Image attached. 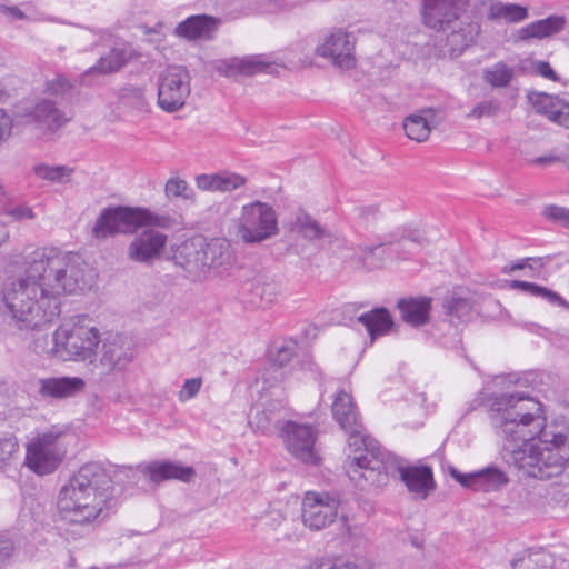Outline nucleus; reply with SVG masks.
Returning a JSON list of instances; mask_svg holds the SVG:
<instances>
[{"label":"nucleus","instance_id":"nucleus-1","mask_svg":"<svg viewBox=\"0 0 569 569\" xmlns=\"http://www.w3.org/2000/svg\"><path fill=\"white\" fill-rule=\"evenodd\" d=\"M490 420L497 432L511 441H523L512 452L525 476L546 480L562 472L569 460V433L541 429L546 417L542 403L523 392L493 395Z\"/></svg>","mask_w":569,"mask_h":569},{"label":"nucleus","instance_id":"nucleus-2","mask_svg":"<svg viewBox=\"0 0 569 569\" xmlns=\"http://www.w3.org/2000/svg\"><path fill=\"white\" fill-rule=\"evenodd\" d=\"M24 263L31 264V274L38 277L43 292L57 309L61 307L62 296L83 292L94 280L92 270L79 253L54 247L34 250Z\"/></svg>","mask_w":569,"mask_h":569},{"label":"nucleus","instance_id":"nucleus-3","mask_svg":"<svg viewBox=\"0 0 569 569\" xmlns=\"http://www.w3.org/2000/svg\"><path fill=\"white\" fill-rule=\"evenodd\" d=\"M369 455L349 456L346 472L351 481L361 486V481L372 486H382L388 476L397 472L409 492L426 499L435 489L432 470L428 466H405L402 461L379 445L369 447Z\"/></svg>","mask_w":569,"mask_h":569},{"label":"nucleus","instance_id":"nucleus-4","mask_svg":"<svg viewBox=\"0 0 569 569\" xmlns=\"http://www.w3.org/2000/svg\"><path fill=\"white\" fill-rule=\"evenodd\" d=\"M111 477L99 462L83 465L61 488L58 510L70 523H87L96 519L111 497Z\"/></svg>","mask_w":569,"mask_h":569},{"label":"nucleus","instance_id":"nucleus-5","mask_svg":"<svg viewBox=\"0 0 569 569\" xmlns=\"http://www.w3.org/2000/svg\"><path fill=\"white\" fill-rule=\"evenodd\" d=\"M0 310L19 329H36L52 322L60 315L52 305L38 277L27 264L24 274L8 277L1 289Z\"/></svg>","mask_w":569,"mask_h":569},{"label":"nucleus","instance_id":"nucleus-6","mask_svg":"<svg viewBox=\"0 0 569 569\" xmlns=\"http://www.w3.org/2000/svg\"><path fill=\"white\" fill-rule=\"evenodd\" d=\"M77 321L59 326L51 337V346L42 347L41 352L59 357L64 360H89L96 356L100 342L99 331L82 321L84 316H78Z\"/></svg>","mask_w":569,"mask_h":569},{"label":"nucleus","instance_id":"nucleus-7","mask_svg":"<svg viewBox=\"0 0 569 569\" xmlns=\"http://www.w3.org/2000/svg\"><path fill=\"white\" fill-rule=\"evenodd\" d=\"M236 236L246 244H258L279 233L278 214L260 200L243 204L234 220Z\"/></svg>","mask_w":569,"mask_h":569},{"label":"nucleus","instance_id":"nucleus-8","mask_svg":"<svg viewBox=\"0 0 569 569\" xmlns=\"http://www.w3.org/2000/svg\"><path fill=\"white\" fill-rule=\"evenodd\" d=\"M332 415L340 428L348 435V457L369 455V447L379 445L375 439L365 433L363 427L358 419V412L351 396L341 390L337 393L332 403ZM347 460L345 467L348 465Z\"/></svg>","mask_w":569,"mask_h":569},{"label":"nucleus","instance_id":"nucleus-9","mask_svg":"<svg viewBox=\"0 0 569 569\" xmlns=\"http://www.w3.org/2000/svg\"><path fill=\"white\" fill-rule=\"evenodd\" d=\"M60 436L54 431L43 432L27 446L26 465L30 470L46 476L58 469L66 453Z\"/></svg>","mask_w":569,"mask_h":569},{"label":"nucleus","instance_id":"nucleus-10","mask_svg":"<svg viewBox=\"0 0 569 569\" xmlns=\"http://www.w3.org/2000/svg\"><path fill=\"white\" fill-rule=\"evenodd\" d=\"M190 73L187 68L171 66L158 79V106L166 112L180 110L190 96Z\"/></svg>","mask_w":569,"mask_h":569},{"label":"nucleus","instance_id":"nucleus-11","mask_svg":"<svg viewBox=\"0 0 569 569\" xmlns=\"http://www.w3.org/2000/svg\"><path fill=\"white\" fill-rule=\"evenodd\" d=\"M280 436L287 451L297 460L317 466L321 458L316 448L318 431L310 425L286 421L280 428Z\"/></svg>","mask_w":569,"mask_h":569},{"label":"nucleus","instance_id":"nucleus-12","mask_svg":"<svg viewBox=\"0 0 569 569\" xmlns=\"http://www.w3.org/2000/svg\"><path fill=\"white\" fill-rule=\"evenodd\" d=\"M469 0H423V24L435 31L453 28L467 12Z\"/></svg>","mask_w":569,"mask_h":569},{"label":"nucleus","instance_id":"nucleus-13","mask_svg":"<svg viewBox=\"0 0 569 569\" xmlns=\"http://www.w3.org/2000/svg\"><path fill=\"white\" fill-rule=\"evenodd\" d=\"M339 500L328 493L309 491L302 500V521L313 530L331 525L338 516Z\"/></svg>","mask_w":569,"mask_h":569},{"label":"nucleus","instance_id":"nucleus-14","mask_svg":"<svg viewBox=\"0 0 569 569\" xmlns=\"http://www.w3.org/2000/svg\"><path fill=\"white\" fill-rule=\"evenodd\" d=\"M317 54L329 58L340 69H351L356 64L355 37L343 29H333L317 47Z\"/></svg>","mask_w":569,"mask_h":569},{"label":"nucleus","instance_id":"nucleus-15","mask_svg":"<svg viewBox=\"0 0 569 569\" xmlns=\"http://www.w3.org/2000/svg\"><path fill=\"white\" fill-rule=\"evenodd\" d=\"M242 292L246 303L252 308L267 309L278 300L282 288L273 276L258 272L244 281Z\"/></svg>","mask_w":569,"mask_h":569},{"label":"nucleus","instance_id":"nucleus-16","mask_svg":"<svg viewBox=\"0 0 569 569\" xmlns=\"http://www.w3.org/2000/svg\"><path fill=\"white\" fill-rule=\"evenodd\" d=\"M167 242V234L152 228H147L130 242L127 256L133 262L151 266L161 257Z\"/></svg>","mask_w":569,"mask_h":569},{"label":"nucleus","instance_id":"nucleus-17","mask_svg":"<svg viewBox=\"0 0 569 569\" xmlns=\"http://www.w3.org/2000/svg\"><path fill=\"white\" fill-rule=\"evenodd\" d=\"M134 208H106L99 214L92 229L98 239H106L116 233H132L136 231Z\"/></svg>","mask_w":569,"mask_h":569},{"label":"nucleus","instance_id":"nucleus-18","mask_svg":"<svg viewBox=\"0 0 569 569\" xmlns=\"http://www.w3.org/2000/svg\"><path fill=\"white\" fill-rule=\"evenodd\" d=\"M202 256V241L190 240L178 246L172 260L191 280L197 281L206 278V262Z\"/></svg>","mask_w":569,"mask_h":569},{"label":"nucleus","instance_id":"nucleus-19","mask_svg":"<svg viewBox=\"0 0 569 569\" xmlns=\"http://www.w3.org/2000/svg\"><path fill=\"white\" fill-rule=\"evenodd\" d=\"M138 469L141 473L148 476L154 483L168 480L190 482L196 477V471L192 467L183 466L179 461L171 460L152 461L150 463L139 465Z\"/></svg>","mask_w":569,"mask_h":569},{"label":"nucleus","instance_id":"nucleus-20","mask_svg":"<svg viewBox=\"0 0 569 569\" xmlns=\"http://www.w3.org/2000/svg\"><path fill=\"white\" fill-rule=\"evenodd\" d=\"M450 475L461 486L471 488L475 491H496L508 482L506 475L497 468H486L469 475L460 473L455 468H451Z\"/></svg>","mask_w":569,"mask_h":569},{"label":"nucleus","instance_id":"nucleus-21","mask_svg":"<svg viewBox=\"0 0 569 569\" xmlns=\"http://www.w3.org/2000/svg\"><path fill=\"white\" fill-rule=\"evenodd\" d=\"M448 30L451 31L446 39L447 50L445 53H448L450 57H458L473 43L480 32V26L462 17L453 28H449Z\"/></svg>","mask_w":569,"mask_h":569},{"label":"nucleus","instance_id":"nucleus-22","mask_svg":"<svg viewBox=\"0 0 569 569\" xmlns=\"http://www.w3.org/2000/svg\"><path fill=\"white\" fill-rule=\"evenodd\" d=\"M86 383L79 377H52L39 380V393L42 397L64 399L80 393Z\"/></svg>","mask_w":569,"mask_h":569},{"label":"nucleus","instance_id":"nucleus-23","mask_svg":"<svg viewBox=\"0 0 569 569\" xmlns=\"http://www.w3.org/2000/svg\"><path fill=\"white\" fill-rule=\"evenodd\" d=\"M271 66L259 56L247 58H230L219 60L214 69L222 76L232 77L237 74L253 76L260 72H268Z\"/></svg>","mask_w":569,"mask_h":569},{"label":"nucleus","instance_id":"nucleus-24","mask_svg":"<svg viewBox=\"0 0 569 569\" xmlns=\"http://www.w3.org/2000/svg\"><path fill=\"white\" fill-rule=\"evenodd\" d=\"M203 262H206V276L210 271L221 272L233 262L230 243L227 240L216 239L208 243L202 242Z\"/></svg>","mask_w":569,"mask_h":569},{"label":"nucleus","instance_id":"nucleus-25","mask_svg":"<svg viewBox=\"0 0 569 569\" xmlns=\"http://www.w3.org/2000/svg\"><path fill=\"white\" fill-rule=\"evenodd\" d=\"M427 242L426 237L419 230L397 229L386 237V239L373 247H369V253L385 252L386 249L399 253V249H392L393 246L400 247L402 250L412 251L416 246H423Z\"/></svg>","mask_w":569,"mask_h":569},{"label":"nucleus","instance_id":"nucleus-26","mask_svg":"<svg viewBox=\"0 0 569 569\" xmlns=\"http://www.w3.org/2000/svg\"><path fill=\"white\" fill-rule=\"evenodd\" d=\"M437 124L436 111L431 108L419 110L403 120L406 136L417 142L426 141Z\"/></svg>","mask_w":569,"mask_h":569},{"label":"nucleus","instance_id":"nucleus-27","mask_svg":"<svg viewBox=\"0 0 569 569\" xmlns=\"http://www.w3.org/2000/svg\"><path fill=\"white\" fill-rule=\"evenodd\" d=\"M566 22L567 20L563 16H549L520 28L517 38L520 41L550 38L561 32L566 27Z\"/></svg>","mask_w":569,"mask_h":569},{"label":"nucleus","instance_id":"nucleus-28","mask_svg":"<svg viewBox=\"0 0 569 569\" xmlns=\"http://www.w3.org/2000/svg\"><path fill=\"white\" fill-rule=\"evenodd\" d=\"M219 20L211 16H191L178 24L176 32L189 40L210 39L216 32Z\"/></svg>","mask_w":569,"mask_h":569},{"label":"nucleus","instance_id":"nucleus-29","mask_svg":"<svg viewBox=\"0 0 569 569\" xmlns=\"http://www.w3.org/2000/svg\"><path fill=\"white\" fill-rule=\"evenodd\" d=\"M431 299L427 297L408 298L398 301L401 318L407 323L420 326L428 321Z\"/></svg>","mask_w":569,"mask_h":569},{"label":"nucleus","instance_id":"nucleus-30","mask_svg":"<svg viewBox=\"0 0 569 569\" xmlns=\"http://www.w3.org/2000/svg\"><path fill=\"white\" fill-rule=\"evenodd\" d=\"M529 17L528 8L518 3L491 2L487 19L493 22L519 23Z\"/></svg>","mask_w":569,"mask_h":569},{"label":"nucleus","instance_id":"nucleus-31","mask_svg":"<svg viewBox=\"0 0 569 569\" xmlns=\"http://www.w3.org/2000/svg\"><path fill=\"white\" fill-rule=\"evenodd\" d=\"M132 355L120 337L107 340L102 347L101 363L111 370H122L130 361Z\"/></svg>","mask_w":569,"mask_h":569},{"label":"nucleus","instance_id":"nucleus-32","mask_svg":"<svg viewBox=\"0 0 569 569\" xmlns=\"http://www.w3.org/2000/svg\"><path fill=\"white\" fill-rule=\"evenodd\" d=\"M358 321L366 327L371 340L386 335L393 325L390 312L386 308H376L362 312L358 316Z\"/></svg>","mask_w":569,"mask_h":569},{"label":"nucleus","instance_id":"nucleus-33","mask_svg":"<svg viewBox=\"0 0 569 569\" xmlns=\"http://www.w3.org/2000/svg\"><path fill=\"white\" fill-rule=\"evenodd\" d=\"M509 288L513 290H520L531 297H537L546 302H548L551 306L561 307L563 309H569V302L562 298L559 293L556 291H552L551 289L540 286L538 283L533 282H527L521 280H512L509 282Z\"/></svg>","mask_w":569,"mask_h":569},{"label":"nucleus","instance_id":"nucleus-34","mask_svg":"<svg viewBox=\"0 0 569 569\" xmlns=\"http://www.w3.org/2000/svg\"><path fill=\"white\" fill-rule=\"evenodd\" d=\"M32 116L40 127L49 131L57 130L67 121L63 112L50 100H42L37 103Z\"/></svg>","mask_w":569,"mask_h":569},{"label":"nucleus","instance_id":"nucleus-35","mask_svg":"<svg viewBox=\"0 0 569 569\" xmlns=\"http://www.w3.org/2000/svg\"><path fill=\"white\" fill-rule=\"evenodd\" d=\"M129 56L124 49L114 48L108 54L101 57L97 64L86 70L83 78L99 73L108 74L119 71L127 62Z\"/></svg>","mask_w":569,"mask_h":569},{"label":"nucleus","instance_id":"nucleus-36","mask_svg":"<svg viewBox=\"0 0 569 569\" xmlns=\"http://www.w3.org/2000/svg\"><path fill=\"white\" fill-rule=\"evenodd\" d=\"M552 556L542 550H527L519 553L512 561V569H552Z\"/></svg>","mask_w":569,"mask_h":569},{"label":"nucleus","instance_id":"nucleus-37","mask_svg":"<svg viewBox=\"0 0 569 569\" xmlns=\"http://www.w3.org/2000/svg\"><path fill=\"white\" fill-rule=\"evenodd\" d=\"M291 230L308 240L321 239L326 236V229H323L317 220L303 210H299L296 213Z\"/></svg>","mask_w":569,"mask_h":569},{"label":"nucleus","instance_id":"nucleus-38","mask_svg":"<svg viewBox=\"0 0 569 569\" xmlns=\"http://www.w3.org/2000/svg\"><path fill=\"white\" fill-rule=\"evenodd\" d=\"M528 100L537 113L542 114L550 120L552 112L559 108V104L563 99L556 94H549L546 92H530L528 94Z\"/></svg>","mask_w":569,"mask_h":569},{"label":"nucleus","instance_id":"nucleus-39","mask_svg":"<svg viewBox=\"0 0 569 569\" xmlns=\"http://www.w3.org/2000/svg\"><path fill=\"white\" fill-rule=\"evenodd\" d=\"M134 213L136 230L144 226L169 229L174 222L169 214H158L144 208H134Z\"/></svg>","mask_w":569,"mask_h":569},{"label":"nucleus","instance_id":"nucleus-40","mask_svg":"<svg viewBox=\"0 0 569 569\" xmlns=\"http://www.w3.org/2000/svg\"><path fill=\"white\" fill-rule=\"evenodd\" d=\"M37 177L52 183H66L70 180L73 169L67 166L39 164L33 169Z\"/></svg>","mask_w":569,"mask_h":569},{"label":"nucleus","instance_id":"nucleus-41","mask_svg":"<svg viewBox=\"0 0 569 569\" xmlns=\"http://www.w3.org/2000/svg\"><path fill=\"white\" fill-rule=\"evenodd\" d=\"M513 77V70L500 61L483 71V79L496 88L507 87Z\"/></svg>","mask_w":569,"mask_h":569},{"label":"nucleus","instance_id":"nucleus-42","mask_svg":"<svg viewBox=\"0 0 569 569\" xmlns=\"http://www.w3.org/2000/svg\"><path fill=\"white\" fill-rule=\"evenodd\" d=\"M164 191L168 198H183L187 200H193L194 198L192 188L180 178H170L166 183Z\"/></svg>","mask_w":569,"mask_h":569},{"label":"nucleus","instance_id":"nucleus-43","mask_svg":"<svg viewBox=\"0 0 569 569\" xmlns=\"http://www.w3.org/2000/svg\"><path fill=\"white\" fill-rule=\"evenodd\" d=\"M219 177V192H231L243 187L247 183V178L232 171H220Z\"/></svg>","mask_w":569,"mask_h":569},{"label":"nucleus","instance_id":"nucleus-44","mask_svg":"<svg viewBox=\"0 0 569 569\" xmlns=\"http://www.w3.org/2000/svg\"><path fill=\"white\" fill-rule=\"evenodd\" d=\"M446 310L449 316L462 320L470 315L472 301L468 298L452 296L446 305Z\"/></svg>","mask_w":569,"mask_h":569},{"label":"nucleus","instance_id":"nucleus-45","mask_svg":"<svg viewBox=\"0 0 569 569\" xmlns=\"http://www.w3.org/2000/svg\"><path fill=\"white\" fill-rule=\"evenodd\" d=\"M501 110V104L497 99H488L478 102L468 113V118L480 119L482 117H496Z\"/></svg>","mask_w":569,"mask_h":569},{"label":"nucleus","instance_id":"nucleus-46","mask_svg":"<svg viewBox=\"0 0 569 569\" xmlns=\"http://www.w3.org/2000/svg\"><path fill=\"white\" fill-rule=\"evenodd\" d=\"M298 345L293 340H284L276 350L272 356L273 365L278 367H284L296 356Z\"/></svg>","mask_w":569,"mask_h":569},{"label":"nucleus","instance_id":"nucleus-47","mask_svg":"<svg viewBox=\"0 0 569 569\" xmlns=\"http://www.w3.org/2000/svg\"><path fill=\"white\" fill-rule=\"evenodd\" d=\"M542 216L553 223L569 229V208L548 204L542 210Z\"/></svg>","mask_w":569,"mask_h":569},{"label":"nucleus","instance_id":"nucleus-48","mask_svg":"<svg viewBox=\"0 0 569 569\" xmlns=\"http://www.w3.org/2000/svg\"><path fill=\"white\" fill-rule=\"evenodd\" d=\"M202 387V378H189L186 379L180 391L178 392V399L180 402H187L194 398Z\"/></svg>","mask_w":569,"mask_h":569},{"label":"nucleus","instance_id":"nucleus-49","mask_svg":"<svg viewBox=\"0 0 569 569\" xmlns=\"http://www.w3.org/2000/svg\"><path fill=\"white\" fill-rule=\"evenodd\" d=\"M194 182L198 189L209 192H219V177L217 173H201L196 176Z\"/></svg>","mask_w":569,"mask_h":569},{"label":"nucleus","instance_id":"nucleus-50","mask_svg":"<svg viewBox=\"0 0 569 569\" xmlns=\"http://www.w3.org/2000/svg\"><path fill=\"white\" fill-rule=\"evenodd\" d=\"M19 450L18 441L14 437L0 438V465L10 460Z\"/></svg>","mask_w":569,"mask_h":569},{"label":"nucleus","instance_id":"nucleus-51","mask_svg":"<svg viewBox=\"0 0 569 569\" xmlns=\"http://www.w3.org/2000/svg\"><path fill=\"white\" fill-rule=\"evenodd\" d=\"M353 212L356 214V219H358L359 223L363 226L375 222L380 216L378 208L373 204L357 207Z\"/></svg>","mask_w":569,"mask_h":569},{"label":"nucleus","instance_id":"nucleus-52","mask_svg":"<svg viewBox=\"0 0 569 569\" xmlns=\"http://www.w3.org/2000/svg\"><path fill=\"white\" fill-rule=\"evenodd\" d=\"M273 422L274 418L269 409L257 411L254 417L249 419V425L261 432H266Z\"/></svg>","mask_w":569,"mask_h":569},{"label":"nucleus","instance_id":"nucleus-53","mask_svg":"<svg viewBox=\"0 0 569 569\" xmlns=\"http://www.w3.org/2000/svg\"><path fill=\"white\" fill-rule=\"evenodd\" d=\"M550 122L569 129V102L562 100L559 104V108L552 112V117H550Z\"/></svg>","mask_w":569,"mask_h":569},{"label":"nucleus","instance_id":"nucleus-54","mask_svg":"<svg viewBox=\"0 0 569 569\" xmlns=\"http://www.w3.org/2000/svg\"><path fill=\"white\" fill-rule=\"evenodd\" d=\"M8 216H10L14 220H32L36 218V214L31 207L27 204H19L10 208L7 211Z\"/></svg>","mask_w":569,"mask_h":569},{"label":"nucleus","instance_id":"nucleus-55","mask_svg":"<svg viewBox=\"0 0 569 569\" xmlns=\"http://www.w3.org/2000/svg\"><path fill=\"white\" fill-rule=\"evenodd\" d=\"M533 67V71L546 78V79H549V80H552V81H557L558 80V76L557 73L555 72V70L552 69V67L550 66L549 62L547 61H536L533 62L532 64Z\"/></svg>","mask_w":569,"mask_h":569},{"label":"nucleus","instance_id":"nucleus-56","mask_svg":"<svg viewBox=\"0 0 569 569\" xmlns=\"http://www.w3.org/2000/svg\"><path fill=\"white\" fill-rule=\"evenodd\" d=\"M0 12L10 21L26 19L24 12L18 6L0 4Z\"/></svg>","mask_w":569,"mask_h":569},{"label":"nucleus","instance_id":"nucleus-57","mask_svg":"<svg viewBox=\"0 0 569 569\" xmlns=\"http://www.w3.org/2000/svg\"><path fill=\"white\" fill-rule=\"evenodd\" d=\"M529 261L538 263L540 261V258H525V259H520V260H518L517 262H515V263H512L510 266H505L503 269H502V272L505 274H509V273L515 272L517 270L526 269L527 264H529Z\"/></svg>","mask_w":569,"mask_h":569},{"label":"nucleus","instance_id":"nucleus-58","mask_svg":"<svg viewBox=\"0 0 569 569\" xmlns=\"http://www.w3.org/2000/svg\"><path fill=\"white\" fill-rule=\"evenodd\" d=\"M71 89V83L68 79L62 76H58L54 80H52L50 84V90L56 93H64Z\"/></svg>","mask_w":569,"mask_h":569},{"label":"nucleus","instance_id":"nucleus-59","mask_svg":"<svg viewBox=\"0 0 569 569\" xmlns=\"http://www.w3.org/2000/svg\"><path fill=\"white\" fill-rule=\"evenodd\" d=\"M560 160L561 159L558 156L547 154V156H541V157L531 159L529 161V163L532 166L548 167V166L555 164L557 162H560Z\"/></svg>","mask_w":569,"mask_h":569},{"label":"nucleus","instance_id":"nucleus-60","mask_svg":"<svg viewBox=\"0 0 569 569\" xmlns=\"http://www.w3.org/2000/svg\"><path fill=\"white\" fill-rule=\"evenodd\" d=\"M12 550V541L6 537H0V563L11 555Z\"/></svg>","mask_w":569,"mask_h":569},{"label":"nucleus","instance_id":"nucleus-61","mask_svg":"<svg viewBox=\"0 0 569 569\" xmlns=\"http://www.w3.org/2000/svg\"><path fill=\"white\" fill-rule=\"evenodd\" d=\"M132 97L137 100V109L139 111H147L149 109V103L146 101L141 89L132 90Z\"/></svg>","mask_w":569,"mask_h":569},{"label":"nucleus","instance_id":"nucleus-62","mask_svg":"<svg viewBox=\"0 0 569 569\" xmlns=\"http://www.w3.org/2000/svg\"><path fill=\"white\" fill-rule=\"evenodd\" d=\"M527 268L530 269V270L537 271L540 268H542V262H541V260L538 263L529 261V264H527Z\"/></svg>","mask_w":569,"mask_h":569},{"label":"nucleus","instance_id":"nucleus-63","mask_svg":"<svg viewBox=\"0 0 569 569\" xmlns=\"http://www.w3.org/2000/svg\"><path fill=\"white\" fill-rule=\"evenodd\" d=\"M6 194V191L3 189V187L0 186V200L4 197Z\"/></svg>","mask_w":569,"mask_h":569}]
</instances>
